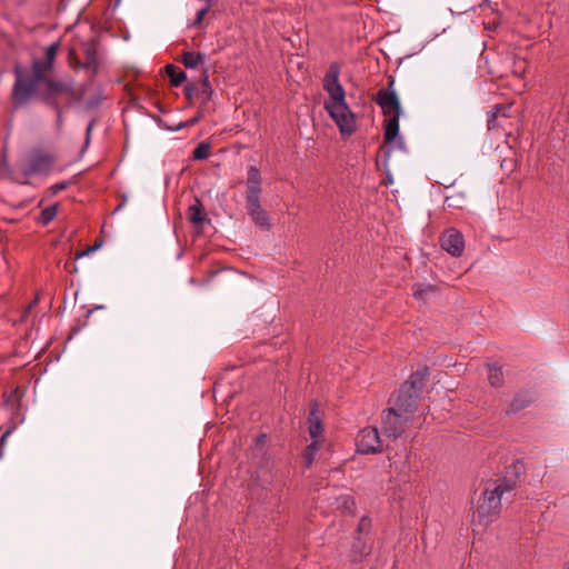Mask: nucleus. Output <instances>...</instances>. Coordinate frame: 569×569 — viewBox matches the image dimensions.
<instances>
[{
    "instance_id": "f257e3e1",
    "label": "nucleus",
    "mask_w": 569,
    "mask_h": 569,
    "mask_svg": "<svg viewBox=\"0 0 569 569\" xmlns=\"http://www.w3.org/2000/svg\"><path fill=\"white\" fill-rule=\"evenodd\" d=\"M59 43L53 42L46 49L43 60L32 59L31 70L16 63L13 73L16 81L11 91V104L16 111L26 107L32 98H37L57 110V121H61L63 108L71 103V87L47 78L53 67Z\"/></svg>"
},
{
    "instance_id": "f03ea898",
    "label": "nucleus",
    "mask_w": 569,
    "mask_h": 569,
    "mask_svg": "<svg viewBox=\"0 0 569 569\" xmlns=\"http://www.w3.org/2000/svg\"><path fill=\"white\" fill-rule=\"evenodd\" d=\"M340 66L332 62L323 78V89L328 92L329 99L325 102V109L338 126L342 134H352L356 131L357 122L353 112L346 102V91L339 81Z\"/></svg>"
},
{
    "instance_id": "7ed1b4c3",
    "label": "nucleus",
    "mask_w": 569,
    "mask_h": 569,
    "mask_svg": "<svg viewBox=\"0 0 569 569\" xmlns=\"http://www.w3.org/2000/svg\"><path fill=\"white\" fill-rule=\"evenodd\" d=\"M415 400L409 396L406 401L396 399V407L383 411L381 428L386 439L396 440L406 430L415 412Z\"/></svg>"
},
{
    "instance_id": "20e7f679",
    "label": "nucleus",
    "mask_w": 569,
    "mask_h": 569,
    "mask_svg": "<svg viewBox=\"0 0 569 569\" xmlns=\"http://www.w3.org/2000/svg\"><path fill=\"white\" fill-rule=\"evenodd\" d=\"M515 487L516 480L506 478L498 479L491 486L486 487L478 499L476 509L480 523L487 525L491 521V517L500 510L502 496L513 490Z\"/></svg>"
},
{
    "instance_id": "39448f33",
    "label": "nucleus",
    "mask_w": 569,
    "mask_h": 569,
    "mask_svg": "<svg viewBox=\"0 0 569 569\" xmlns=\"http://www.w3.org/2000/svg\"><path fill=\"white\" fill-rule=\"evenodd\" d=\"M395 79L389 78L388 90L381 89L377 92L376 102L382 109L383 113L388 116L385 123V140L392 142L399 134V119L402 113L399 98L393 90Z\"/></svg>"
},
{
    "instance_id": "423d86ee",
    "label": "nucleus",
    "mask_w": 569,
    "mask_h": 569,
    "mask_svg": "<svg viewBox=\"0 0 569 569\" xmlns=\"http://www.w3.org/2000/svg\"><path fill=\"white\" fill-rule=\"evenodd\" d=\"M261 176L257 167L248 169L246 204L248 213L254 224L261 231H269L271 228L270 217L260 204Z\"/></svg>"
},
{
    "instance_id": "0eeeda50",
    "label": "nucleus",
    "mask_w": 569,
    "mask_h": 569,
    "mask_svg": "<svg viewBox=\"0 0 569 569\" xmlns=\"http://www.w3.org/2000/svg\"><path fill=\"white\" fill-rule=\"evenodd\" d=\"M56 157L41 148H34L21 161V172L24 178L48 176L56 166Z\"/></svg>"
},
{
    "instance_id": "6e6552de",
    "label": "nucleus",
    "mask_w": 569,
    "mask_h": 569,
    "mask_svg": "<svg viewBox=\"0 0 569 569\" xmlns=\"http://www.w3.org/2000/svg\"><path fill=\"white\" fill-rule=\"evenodd\" d=\"M383 441L379 431L375 427H367L362 429L357 438V451L360 453L369 455V453H378L383 450L390 451L391 448L389 445H383Z\"/></svg>"
},
{
    "instance_id": "1a4fd4ad",
    "label": "nucleus",
    "mask_w": 569,
    "mask_h": 569,
    "mask_svg": "<svg viewBox=\"0 0 569 569\" xmlns=\"http://www.w3.org/2000/svg\"><path fill=\"white\" fill-rule=\"evenodd\" d=\"M428 376L429 372L427 367H423L413 372L409 380L401 386L396 399L406 401V399L411 396L415 400V408H417V399L427 382Z\"/></svg>"
},
{
    "instance_id": "9d476101",
    "label": "nucleus",
    "mask_w": 569,
    "mask_h": 569,
    "mask_svg": "<svg viewBox=\"0 0 569 569\" xmlns=\"http://www.w3.org/2000/svg\"><path fill=\"white\" fill-rule=\"evenodd\" d=\"M82 51L84 54V61L79 62L73 56V70L87 69L90 76L93 78L100 68V58L98 54V41L96 37H91L89 41L82 43Z\"/></svg>"
},
{
    "instance_id": "9b49d317",
    "label": "nucleus",
    "mask_w": 569,
    "mask_h": 569,
    "mask_svg": "<svg viewBox=\"0 0 569 569\" xmlns=\"http://www.w3.org/2000/svg\"><path fill=\"white\" fill-rule=\"evenodd\" d=\"M527 62L525 59L516 57L512 52L506 53L502 58L500 66H495L489 69L492 76L502 78L512 73L517 77H521L525 73Z\"/></svg>"
},
{
    "instance_id": "f8f14e48",
    "label": "nucleus",
    "mask_w": 569,
    "mask_h": 569,
    "mask_svg": "<svg viewBox=\"0 0 569 569\" xmlns=\"http://www.w3.org/2000/svg\"><path fill=\"white\" fill-rule=\"evenodd\" d=\"M441 248L452 257H460L465 250V239L460 231L451 228L440 237Z\"/></svg>"
},
{
    "instance_id": "ddd939ff",
    "label": "nucleus",
    "mask_w": 569,
    "mask_h": 569,
    "mask_svg": "<svg viewBox=\"0 0 569 569\" xmlns=\"http://www.w3.org/2000/svg\"><path fill=\"white\" fill-rule=\"evenodd\" d=\"M103 98V92L97 88L87 90L79 96H76L73 92V101L77 100L79 104L86 110H93L98 108Z\"/></svg>"
},
{
    "instance_id": "4468645a",
    "label": "nucleus",
    "mask_w": 569,
    "mask_h": 569,
    "mask_svg": "<svg viewBox=\"0 0 569 569\" xmlns=\"http://www.w3.org/2000/svg\"><path fill=\"white\" fill-rule=\"evenodd\" d=\"M439 288L437 286L430 284V283H417L413 287V297L422 302L427 303L438 296Z\"/></svg>"
},
{
    "instance_id": "2eb2a0df",
    "label": "nucleus",
    "mask_w": 569,
    "mask_h": 569,
    "mask_svg": "<svg viewBox=\"0 0 569 569\" xmlns=\"http://www.w3.org/2000/svg\"><path fill=\"white\" fill-rule=\"evenodd\" d=\"M318 405L315 402L311 406L310 412H309V435L312 438V440H318V438L323 432V427L320 417L318 416Z\"/></svg>"
},
{
    "instance_id": "dca6fc26",
    "label": "nucleus",
    "mask_w": 569,
    "mask_h": 569,
    "mask_svg": "<svg viewBox=\"0 0 569 569\" xmlns=\"http://www.w3.org/2000/svg\"><path fill=\"white\" fill-rule=\"evenodd\" d=\"M197 86V96L201 98L202 103L206 104L210 101L211 96L213 93L212 87L210 84L208 70H204L198 81Z\"/></svg>"
},
{
    "instance_id": "f3484780",
    "label": "nucleus",
    "mask_w": 569,
    "mask_h": 569,
    "mask_svg": "<svg viewBox=\"0 0 569 569\" xmlns=\"http://www.w3.org/2000/svg\"><path fill=\"white\" fill-rule=\"evenodd\" d=\"M467 204V196L462 191H453L445 198V207L452 209H463Z\"/></svg>"
},
{
    "instance_id": "a211bd4d",
    "label": "nucleus",
    "mask_w": 569,
    "mask_h": 569,
    "mask_svg": "<svg viewBox=\"0 0 569 569\" xmlns=\"http://www.w3.org/2000/svg\"><path fill=\"white\" fill-rule=\"evenodd\" d=\"M12 415L14 417L8 422V426H7L6 430H4V432L0 437V458L3 455V447L6 446L8 437L16 430L18 425L20 422H22V420H23L22 418L21 419L19 418L20 413H19L18 409H14V412Z\"/></svg>"
},
{
    "instance_id": "6ab92c4d",
    "label": "nucleus",
    "mask_w": 569,
    "mask_h": 569,
    "mask_svg": "<svg viewBox=\"0 0 569 569\" xmlns=\"http://www.w3.org/2000/svg\"><path fill=\"white\" fill-rule=\"evenodd\" d=\"M370 552V547L361 538H358L352 543L351 559L353 562L361 561Z\"/></svg>"
},
{
    "instance_id": "aec40b11",
    "label": "nucleus",
    "mask_w": 569,
    "mask_h": 569,
    "mask_svg": "<svg viewBox=\"0 0 569 569\" xmlns=\"http://www.w3.org/2000/svg\"><path fill=\"white\" fill-rule=\"evenodd\" d=\"M206 56L200 52L187 51L182 54V63L187 69H196L203 60Z\"/></svg>"
},
{
    "instance_id": "412c9836",
    "label": "nucleus",
    "mask_w": 569,
    "mask_h": 569,
    "mask_svg": "<svg viewBox=\"0 0 569 569\" xmlns=\"http://www.w3.org/2000/svg\"><path fill=\"white\" fill-rule=\"evenodd\" d=\"M166 72L170 78L171 84L174 87H179L183 81L187 80V73L173 64H167Z\"/></svg>"
},
{
    "instance_id": "4be33fe9",
    "label": "nucleus",
    "mask_w": 569,
    "mask_h": 569,
    "mask_svg": "<svg viewBox=\"0 0 569 569\" xmlns=\"http://www.w3.org/2000/svg\"><path fill=\"white\" fill-rule=\"evenodd\" d=\"M531 402V397L527 393H519L512 400L509 410L507 411L508 415L516 413L520 411L521 409L528 407Z\"/></svg>"
},
{
    "instance_id": "5701e85b",
    "label": "nucleus",
    "mask_w": 569,
    "mask_h": 569,
    "mask_svg": "<svg viewBox=\"0 0 569 569\" xmlns=\"http://www.w3.org/2000/svg\"><path fill=\"white\" fill-rule=\"evenodd\" d=\"M507 107L496 106L495 109L488 114L487 124L489 130H495L500 127L498 117L501 114L502 117L507 118Z\"/></svg>"
},
{
    "instance_id": "b1692460",
    "label": "nucleus",
    "mask_w": 569,
    "mask_h": 569,
    "mask_svg": "<svg viewBox=\"0 0 569 569\" xmlns=\"http://www.w3.org/2000/svg\"><path fill=\"white\" fill-rule=\"evenodd\" d=\"M488 380L492 387H499L502 383V370L498 363L488 365Z\"/></svg>"
},
{
    "instance_id": "393cba45",
    "label": "nucleus",
    "mask_w": 569,
    "mask_h": 569,
    "mask_svg": "<svg viewBox=\"0 0 569 569\" xmlns=\"http://www.w3.org/2000/svg\"><path fill=\"white\" fill-rule=\"evenodd\" d=\"M58 204H52L41 210L37 221L41 224H48L51 222L57 214Z\"/></svg>"
},
{
    "instance_id": "a878e982",
    "label": "nucleus",
    "mask_w": 569,
    "mask_h": 569,
    "mask_svg": "<svg viewBox=\"0 0 569 569\" xmlns=\"http://www.w3.org/2000/svg\"><path fill=\"white\" fill-rule=\"evenodd\" d=\"M210 156V144L208 142H200L193 150V159L204 160Z\"/></svg>"
},
{
    "instance_id": "bb28decb",
    "label": "nucleus",
    "mask_w": 569,
    "mask_h": 569,
    "mask_svg": "<svg viewBox=\"0 0 569 569\" xmlns=\"http://www.w3.org/2000/svg\"><path fill=\"white\" fill-rule=\"evenodd\" d=\"M39 300H40V295L37 293L34 296L33 300L28 306L24 307V309L21 313L20 320H27L30 317H32V318L37 317V313H33V309L38 305Z\"/></svg>"
},
{
    "instance_id": "cd10ccee",
    "label": "nucleus",
    "mask_w": 569,
    "mask_h": 569,
    "mask_svg": "<svg viewBox=\"0 0 569 569\" xmlns=\"http://www.w3.org/2000/svg\"><path fill=\"white\" fill-rule=\"evenodd\" d=\"M318 440H312V442L306 448L305 461L307 467H310L313 462L316 452L318 451Z\"/></svg>"
},
{
    "instance_id": "c85d7f7f",
    "label": "nucleus",
    "mask_w": 569,
    "mask_h": 569,
    "mask_svg": "<svg viewBox=\"0 0 569 569\" xmlns=\"http://www.w3.org/2000/svg\"><path fill=\"white\" fill-rule=\"evenodd\" d=\"M189 212H190L189 219L192 223L199 224L202 222V220H203L202 213L198 206H190Z\"/></svg>"
},
{
    "instance_id": "c756f323",
    "label": "nucleus",
    "mask_w": 569,
    "mask_h": 569,
    "mask_svg": "<svg viewBox=\"0 0 569 569\" xmlns=\"http://www.w3.org/2000/svg\"><path fill=\"white\" fill-rule=\"evenodd\" d=\"M201 112H198L194 117H192L191 119L184 121V122H180L178 126H176L174 128H169L171 131H179L183 128H187V127H190V126H193L196 124L200 119H201Z\"/></svg>"
},
{
    "instance_id": "7c9ffc66",
    "label": "nucleus",
    "mask_w": 569,
    "mask_h": 569,
    "mask_svg": "<svg viewBox=\"0 0 569 569\" xmlns=\"http://www.w3.org/2000/svg\"><path fill=\"white\" fill-rule=\"evenodd\" d=\"M339 506L343 509L352 512V508L355 506V500L350 496H341L338 498Z\"/></svg>"
},
{
    "instance_id": "2f4dec72",
    "label": "nucleus",
    "mask_w": 569,
    "mask_h": 569,
    "mask_svg": "<svg viewBox=\"0 0 569 569\" xmlns=\"http://www.w3.org/2000/svg\"><path fill=\"white\" fill-rule=\"evenodd\" d=\"M371 527V521L367 516L361 517L358 523V532L359 533H368Z\"/></svg>"
},
{
    "instance_id": "473e14b6",
    "label": "nucleus",
    "mask_w": 569,
    "mask_h": 569,
    "mask_svg": "<svg viewBox=\"0 0 569 569\" xmlns=\"http://www.w3.org/2000/svg\"><path fill=\"white\" fill-rule=\"evenodd\" d=\"M183 92L187 99L191 100L194 96H197V86L194 82H188L184 88Z\"/></svg>"
},
{
    "instance_id": "72a5a7b5",
    "label": "nucleus",
    "mask_w": 569,
    "mask_h": 569,
    "mask_svg": "<svg viewBox=\"0 0 569 569\" xmlns=\"http://www.w3.org/2000/svg\"><path fill=\"white\" fill-rule=\"evenodd\" d=\"M93 124H94V120H90L88 126H87L86 139H84V144H83V148L81 150V153H83L87 150V148L89 147L90 139H91V131H92Z\"/></svg>"
},
{
    "instance_id": "f704fd0d",
    "label": "nucleus",
    "mask_w": 569,
    "mask_h": 569,
    "mask_svg": "<svg viewBox=\"0 0 569 569\" xmlns=\"http://www.w3.org/2000/svg\"><path fill=\"white\" fill-rule=\"evenodd\" d=\"M69 187V181H62L60 183L53 184L49 188V192L51 196L57 194L60 190H64Z\"/></svg>"
},
{
    "instance_id": "c9c22d12",
    "label": "nucleus",
    "mask_w": 569,
    "mask_h": 569,
    "mask_svg": "<svg viewBox=\"0 0 569 569\" xmlns=\"http://www.w3.org/2000/svg\"><path fill=\"white\" fill-rule=\"evenodd\" d=\"M209 11V4L201 8L197 14H196V19H194V22L193 24H199L201 23V21L203 20L204 16L207 14V12Z\"/></svg>"
},
{
    "instance_id": "e433bc0d",
    "label": "nucleus",
    "mask_w": 569,
    "mask_h": 569,
    "mask_svg": "<svg viewBox=\"0 0 569 569\" xmlns=\"http://www.w3.org/2000/svg\"><path fill=\"white\" fill-rule=\"evenodd\" d=\"M99 247H100V244H94L93 247H90L84 251L76 253V256L73 257V261L89 254L90 252L96 251Z\"/></svg>"
},
{
    "instance_id": "4c0bfd02",
    "label": "nucleus",
    "mask_w": 569,
    "mask_h": 569,
    "mask_svg": "<svg viewBox=\"0 0 569 569\" xmlns=\"http://www.w3.org/2000/svg\"><path fill=\"white\" fill-rule=\"evenodd\" d=\"M103 308H104V306H101V305L100 306H96V307H93V308H91V309H89L87 311L86 317L88 318L93 312V310L103 309Z\"/></svg>"
},
{
    "instance_id": "58836bf2",
    "label": "nucleus",
    "mask_w": 569,
    "mask_h": 569,
    "mask_svg": "<svg viewBox=\"0 0 569 569\" xmlns=\"http://www.w3.org/2000/svg\"><path fill=\"white\" fill-rule=\"evenodd\" d=\"M67 51H68V53H67V60H68L69 64H71V47H68V48H67Z\"/></svg>"
},
{
    "instance_id": "ea45409f",
    "label": "nucleus",
    "mask_w": 569,
    "mask_h": 569,
    "mask_svg": "<svg viewBox=\"0 0 569 569\" xmlns=\"http://www.w3.org/2000/svg\"><path fill=\"white\" fill-rule=\"evenodd\" d=\"M390 157V149L386 151V158L388 159Z\"/></svg>"
},
{
    "instance_id": "a19ab883",
    "label": "nucleus",
    "mask_w": 569,
    "mask_h": 569,
    "mask_svg": "<svg viewBox=\"0 0 569 569\" xmlns=\"http://www.w3.org/2000/svg\"><path fill=\"white\" fill-rule=\"evenodd\" d=\"M398 143H399V147L401 148L402 147V139L401 138H399Z\"/></svg>"
},
{
    "instance_id": "79ce46f5",
    "label": "nucleus",
    "mask_w": 569,
    "mask_h": 569,
    "mask_svg": "<svg viewBox=\"0 0 569 569\" xmlns=\"http://www.w3.org/2000/svg\"><path fill=\"white\" fill-rule=\"evenodd\" d=\"M67 341L71 340V333H69L66 338Z\"/></svg>"
},
{
    "instance_id": "37998d69",
    "label": "nucleus",
    "mask_w": 569,
    "mask_h": 569,
    "mask_svg": "<svg viewBox=\"0 0 569 569\" xmlns=\"http://www.w3.org/2000/svg\"><path fill=\"white\" fill-rule=\"evenodd\" d=\"M120 209H122V206H121V204H119V206L116 208V210H114V211H118V210H120Z\"/></svg>"
},
{
    "instance_id": "c03bdc74",
    "label": "nucleus",
    "mask_w": 569,
    "mask_h": 569,
    "mask_svg": "<svg viewBox=\"0 0 569 569\" xmlns=\"http://www.w3.org/2000/svg\"><path fill=\"white\" fill-rule=\"evenodd\" d=\"M565 569H569V562L566 565Z\"/></svg>"
}]
</instances>
